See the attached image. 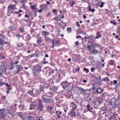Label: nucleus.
I'll list each match as a JSON object with an SVG mask.
<instances>
[{
    "label": "nucleus",
    "instance_id": "nucleus-28",
    "mask_svg": "<svg viewBox=\"0 0 120 120\" xmlns=\"http://www.w3.org/2000/svg\"><path fill=\"white\" fill-rule=\"evenodd\" d=\"M36 106V105L35 104H32V103H30V106L31 107H35Z\"/></svg>",
    "mask_w": 120,
    "mask_h": 120
},
{
    "label": "nucleus",
    "instance_id": "nucleus-40",
    "mask_svg": "<svg viewBox=\"0 0 120 120\" xmlns=\"http://www.w3.org/2000/svg\"><path fill=\"white\" fill-rule=\"evenodd\" d=\"M51 15V14L49 12H48L46 14V16L47 17H49Z\"/></svg>",
    "mask_w": 120,
    "mask_h": 120
},
{
    "label": "nucleus",
    "instance_id": "nucleus-4",
    "mask_svg": "<svg viewBox=\"0 0 120 120\" xmlns=\"http://www.w3.org/2000/svg\"><path fill=\"white\" fill-rule=\"evenodd\" d=\"M42 101L41 100L39 99L38 105L37 106V109L39 111H42L43 110L44 105L42 103Z\"/></svg>",
    "mask_w": 120,
    "mask_h": 120
},
{
    "label": "nucleus",
    "instance_id": "nucleus-59",
    "mask_svg": "<svg viewBox=\"0 0 120 120\" xmlns=\"http://www.w3.org/2000/svg\"><path fill=\"white\" fill-rule=\"evenodd\" d=\"M75 70L77 72L78 71H79L80 70V68H79L78 69H77V68H76L75 69Z\"/></svg>",
    "mask_w": 120,
    "mask_h": 120
},
{
    "label": "nucleus",
    "instance_id": "nucleus-24",
    "mask_svg": "<svg viewBox=\"0 0 120 120\" xmlns=\"http://www.w3.org/2000/svg\"><path fill=\"white\" fill-rule=\"evenodd\" d=\"M102 89H101V88L100 87H99L98 88H97L96 90V92L97 93H98L99 92V90H101ZM98 95V94H97V95Z\"/></svg>",
    "mask_w": 120,
    "mask_h": 120
},
{
    "label": "nucleus",
    "instance_id": "nucleus-45",
    "mask_svg": "<svg viewBox=\"0 0 120 120\" xmlns=\"http://www.w3.org/2000/svg\"><path fill=\"white\" fill-rule=\"evenodd\" d=\"M94 36L93 35H91L90 36H89L87 37V38H89V39H90L91 38H93Z\"/></svg>",
    "mask_w": 120,
    "mask_h": 120
},
{
    "label": "nucleus",
    "instance_id": "nucleus-10",
    "mask_svg": "<svg viewBox=\"0 0 120 120\" xmlns=\"http://www.w3.org/2000/svg\"><path fill=\"white\" fill-rule=\"evenodd\" d=\"M40 7L43 10H44L46 9V8L47 7V6L46 4H42L40 6Z\"/></svg>",
    "mask_w": 120,
    "mask_h": 120
},
{
    "label": "nucleus",
    "instance_id": "nucleus-2",
    "mask_svg": "<svg viewBox=\"0 0 120 120\" xmlns=\"http://www.w3.org/2000/svg\"><path fill=\"white\" fill-rule=\"evenodd\" d=\"M8 113V110L4 109H0V119H4L7 113Z\"/></svg>",
    "mask_w": 120,
    "mask_h": 120
},
{
    "label": "nucleus",
    "instance_id": "nucleus-17",
    "mask_svg": "<svg viewBox=\"0 0 120 120\" xmlns=\"http://www.w3.org/2000/svg\"><path fill=\"white\" fill-rule=\"evenodd\" d=\"M44 86L41 85L40 86L39 90L41 92L44 91Z\"/></svg>",
    "mask_w": 120,
    "mask_h": 120
},
{
    "label": "nucleus",
    "instance_id": "nucleus-61",
    "mask_svg": "<svg viewBox=\"0 0 120 120\" xmlns=\"http://www.w3.org/2000/svg\"><path fill=\"white\" fill-rule=\"evenodd\" d=\"M0 36H1V37L2 38H4L5 36L4 35H2L1 34H0Z\"/></svg>",
    "mask_w": 120,
    "mask_h": 120
},
{
    "label": "nucleus",
    "instance_id": "nucleus-12",
    "mask_svg": "<svg viewBox=\"0 0 120 120\" xmlns=\"http://www.w3.org/2000/svg\"><path fill=\"white\" fill-rule=\"evenodd\" d=\"M16 68L17 69L22 71L23 70V67L20 65H18L16 66Z\"/></svg>",
    "mask_w": 120,
    "mask_h": 120
},
{
    "label": "nucleus",
    "instance_id": "nucleus-26",
    "mask_svg": "<svg viewBox=\"0 0 120 120\" xmlns=\"http://www.w3.org/2000/svg\"><path fill=\"white\" fill-rule=\"evenodd\" d=\"M27 93L31 95H33L34 94L33 93V90H29L28 92Z\"/></svg>",
    "mask_w": 120,
    "mask_h": 120
},
{
    "label": "nucleus",
    "instance_id": "nucleus-11",
    "mask_svg": "<svg viewBox=\"0 0 120 120\" xmlns=\"http://www.w3.org/2000/svg\"><path fill=\"white\" fill-rule=\"evenodd\" d=\"M77 88L79 89V90L81 91V92H82V94H83V93H86V91H87L88 90H85L84 89L79 87H77Z\"/></svg>",
    "mask_w": 120,
    "mask_h": 120
},
{
    "label": "nucleus",
    "instance_id": "nucleus-14",
    "mask_svg": "<svg viewBox=\"0 0 120 120\" xmlns=\"http://www.w3.org/2000/svg\"><path fill=\"white\" fill-rule=\"evenodd\" d=\"M115 61L113 60H111L109 61V65H114Z\"/></svg>",
    "mask_w": 120,
    "mask_h": 120
},
{
    "label": "nucleus",
    "instance_id": "nucleus-30",
    "mask_svg": "<svg viewBox=\"0 0 120 120\" xmlns=\"http://www.w3.org/2000/svg\"><path fill=\"white\" fill-rule=\"evenodd\" d=\"M53 109V108L51 106H47V109L48 110H52Z\"/></svg>",
    "mask_w": 120,
    "mask_h": 120
},
{
    "label": "nucleus",
    "instance_id": "nucleus-23",
    "mask_svg": "<svg viewBox=\"0 0 120 120\" xmlns=\"http://www.w3.org/2000/svg\"><path fill=\"white\" fill-rule=\"evenodd\" d=\"M115 102H114V103L113 105H112V107L113 108H116L117 106V105L115 103Z\"/></svg>",
    "mask_w": 120,
    "mask_h": 120
},
{
    "label": "nucleus",
    "instance_id": "nucleus-44",
    "mask_svg": "<svg viewBox=\"0 0 120 120\" xmlns=\"http://www.w3.org/2000/svg\"><path fill=\"white\" fill-rule=\"evenodd\" d=\"M99 47L101 50H102L103 49V47L101 45H100V46Z\"/></svg>",
    "mask_w": 120,
    "mask_h": 120
},
{
    "label": "nucleus",
    "instance_id": "nucleus-6",
    "mask_svg": "<svg viewBox=\"0 0 120 120\" xmlns=\"http://www.w3.org/2000/svg\"><path fill=\"white\" fill-rule=\"evenodd\" d=\"M61 85L62 86L63 88L65 89L68 86L70 85V84L67 81H64L62 82Z\"/></svg>",
    "mask_w": 120,
    "mask_h": 120
},
{
    "label": "nucleus",
    "instance_id": "nucleus-1",
    "mask_svg": "<svg viewBox=\"0 0 120 120\" xmlns=\"http://www.w3.org/2000/svg\"><path fill=\"white\" fill-rule=\"evenodd\" d=\"M42 66L39 65H36L33 66V73L35 76H37L41 71Z\"/></svg>",
    "mask_w": 120,
    "mask_h": 120
},
{
    "label": "nucleus",
    "instance_id": "nucleus-53",
    "mask_svg": "<svg viewBox=\"0 0 120 120\" xmlns=\"http://www.w3.org/2000/svg\"><path fill=\"white\" fill-rule=\"evenodd\" d=\"M6 97L5 96H3L2 97V98L3 100H4L6 98Z\"/></svg>",
    "mask_w": 120,
    "mask_h": 120
},
{
    "label": "nucleus",
    "instance_id": "nucleus-56",
    "mask_svg": "<svg viewBox=\"0 0 120 120\" xmlns=\"http://www.w3.org/2000/svg\"><path fill=\"white\" fill-rule=\"evenodd\" d=\"M78 44H79V41H76L75 42V45H78Z\"/></svg>",
    "mask_w": 120,
    "mask_h": 120
},
{
    "label": "nucleus",
    "instance_id": "nucleus-9",
    "mask_svg": "<svg viewBox=\"0 0 120 120\" xmlns=\"http://www.w3.org/2000/svg\"><path fill=\"white\" fill-rule=\"evenodd\" d=\"M57 115V116L58 118H60L61 117L60 115L62 113V112L60 110L56 111V112Z\"/></svg>",
    "mask_w": 120,
    "mask_h": 120
},
{
    "label": "nucleus",
    "instance_id": "nucleus-37",
    "mask_svg": "<svg viewBox=\"0 0 120 120\" xmlns=\"http://www.w3.org/2000/svg\"><path fill=\"white\" fill-rule=\"evenodd\" d=\"M88 110V111H90L91 112H93V109L92 108H90Z\"/></svg>",
    "mask_w": 120,
    "mask_h": 120
},
{
    "label": "nucleus",
    "instance_id": "nucleus-19",
    "mask_svg": "<svg viewBox=\"0 0 120 120\" xmlns=\"http://www.w3.org/2000/svg\"><path fill=\"white\" fill-rule=\"evenodd\" d=\"M93 45L94 48L99 47L100 46V44L98 43H93Z\"/></svg>",
    "mask_w": 120,
    "mask_h": 120
},
{
    "label": "nucleus",
    "instance_id": "nucleus-47",
    "mask_svg": "<svg viewBox=\"0 0 120 120\" xmlns=\"http://www.w3.org/2000/svg\"><path fill=\"white\" fill-rule=\"evenodd\" d=\"M52 48H54V41H52Z\"/></svg>",
    "mask_w": 120,
    "mask_h": 120
},
{
    "label": "nucleus",
    "instance_id": "nucleus-60",
    "mask_svg": "<svg viewBox=\"0 0 120 120\" xmlns=\"http://www.w3.org/2000/svg\"><path fill=\"white\" fill-rule=\"evenodd\" d=\"M19 115L21 118H22L23 117V116L22 115H21L19 113Z\"/></svg>",
    "mask_w": 120,
    "mask_h": 120
},
{
    "label": "nucleus",
    "instance_id": "nucleus-27",
    "mask_svg": "<svg viewBox=\"0 0 120 120\" xmlns=\"http://www.w3.org/2000/svg\"><path fill=\"white\" fill-rule=\"evenodd\" d=\"M102 80L105 81L107 82V81H109L110 80L109 79L108 77H106L102 79Z\"/></svg>",
    "mask_w": 120,
    "mask_h": 120
},
{
    "label": "nucleus",
    "instance_id": "nucleus-48",
    "mask_svg": "<svg viewBox=\"0 0 120 120\" xmlns=\"http://www.w3.org/2000/svg\"><path fill=\"white\" fill-rule=\"evenodd\" d=\"M95 69V68H91V70L92 72H93L94 70Z\"/></svg>",
    "mask_w": 120,
    "mask_h": 120
},
{
    "label": "nucleus",
    "instance_id": "nucleus-13",
    "mask_svg": "<svg viewBox=\"0 0 120 120\" xmlns=\"http://www.w3.org/2000/svg\"><path fill=\"white\" fill-rule=\"evenodd\" d=\"M53 41L54 42H55V44L56 45L59 44L61 43L60 40L58 38H57L56 40H54Z\"/></svg>",
    "mask_w": 120,
    "mask_h": 120
},
{
    "label": "nucleus",
    "instance_id": "nucleus-58",
    "mask_svg": "<svg viewBox=\"0 0 120 120\" xmlns=\"http://www.w3.org/2000/svg\"><path fill=\"white\" fill-rule=\"evenodd\" d=\"M92 89L93 90H95L96 89L95 87V86H94L92 87Z\"/></svg>",
    "mask_w": 120,
    "mask_h": 120
},
{
    "label": "nucleus",
    "instance_id": "nucleus-35",
    "mask_svg": "<svg viewBox=\"0 0 120 120\" xmlns=\"http://www.w3.org/2000/svg\"><path fill=\"white\" fill-rule=\"evenodd\" d=\"M4 44L2 40L0 38V45H3Z\"/></svg>",
    "mask_w": 120,
    "mask_h": 120
},
{
    "label": "nucleus",
    "instance_id": "nucleus-34",
    "mask_svg": "<svg viewBox=\"0 0 120 120\" xmlns=\"http://www.w3.org/2000/svg\"><path fill=\"white\" fill-rule=\"evenodd\" d=\"M50 71L49 74H50V75H51V74L53 73L54 72V71L52 69H50Z\"/></svg>",
    "mask_w": 120,
    "mask_h": 120
},
{
    "label": "nucleus",
    "instance_id": "nucleus-3",
    "mask_svg": "<svg viewBox=\"0 0 120 120\" xmlns=\"http://www.w3.org/2000/svg\"><path fill=\"white\" fill-rule=\"evenodd\" d=\"M93 47V46L91 45L88 46L87 47V49L89 51L90 53H93L94 54L101 53L100 52L99 50L96 49L95 48L94 49H92Z\"/></svg>",
    "mask_w": 120,
    "mask_h": 120
},
{
    "label": "nucleus",
    "instance_id": "nucleus-39",
    "mask_svg": "<svg viewBox=\"0 0 120 120\" xmlns=\"http://www.w3.org/2000/svg\"><path fill=\"white\" fill-rule=\"evenodd\" d=\"M117 100L119 101H120V95L119 94H118V95L117 98Z\"/></svg>",
    "mask_w": 120,
    "mask_h": 120
},
{
    "label": "nucleus",
    "instance_id": "nucleus-21",
    "mask_svg": "<svg viewBox=\"0 0 120 120\" xmlns=\"http://www.w3.org/2000/svg\"><path fill=\"white\" fill-rule=\"evenodd\" d=\"M27 119L29 120H33L34 119V118L32 117L31 116H27Z\"/></svg>",
    "mask_w": 120,
    "mask_h": 120
},
{
    "label": "nucleus",
    "instance_id": "nucleus-7",
    "mask_svg": "<svg viewBox=\"0 0 120 120\" xmlns=\"http://www.w3.org/2000/svg\"><path fill=\"white\" fill-rule=\"evenodd\" d=\"M16 3L15 5H13V4H10L8 7V9L9 10H13L15 7V5L16 4Z\"/></svg>",
    "mask_w": 120,
    "mask_h": 120
},
{
    "label": "nucleus",
    "instance_id": "nucleus-5",
    "mask_svg": "<svg viewBox=\"0 0 120 120\" xmlns=\"http://www.w3.org/2000/svg\"><path fill=\"white\" fill-rule=\"evenodd\" d=\"M42 99L43 100L44 102L46 104H49L54 102V101L52 99L50 98H46L44 97L42 98Z\"/></svg>",
    "mask_w": 120,
    "mask_h": 120
},
{
    "label": "nucleus",
    "instance_id": "nucleus-57",
    "mask_svg": "<svg viewBox=\"0 0 120 120\" xmlns=\"http://www.w3.org/2000/svg\"><path fill=\"white\" fill-rule=\"evenodd\" d=\"M14 68L13 67V65H12L11 66V67L10 68V69L11 70L13 69Z\"/></svg>",
    "mask_w": 120,
    "mask_h": 120
},
{
    "label": "nucleus",
    "instance_id": "nucleus-25",
    "mask_svg": "<svg viewBox=\"0 0 120 120\" xmlns=\"http://www.w3.org/2000/svg\"><path fill=\"white\" fill-rule=\"evenodd\" d=\"M72 109L73 110H75L77 108V106L76 104L73 105L72 106Z\"/></svg>",
    "mask_w": 120,
    "mask_h": 120
},
{
    "label": "nucleus",
    "instance_id": "nucleus-18",
    "mask_svg": "<svg viewBox=\"0 0 120 120\" xmlns=\"http://www.w3.org/2000/svg\"><path fill=\"white\" fill-rule=\"evenodd\" d=\"M58 88V87L56 86H53V90L55 92H56Z\"/></svg>",
    "mask_w": 120,
    "mask_h": 120
},
{
    "label": "nucleus",
    "instance_id": "nucleus-62",
    "mask_svg": "<svg viewBox=\"0 0 120 120\" xmlns=\"http://www.w3.org/2000/svg\"><path fill=\"white\" fill-rule=\"evenodd\" d=\"M42 9H40L38 11L40 13H41L42 12Z\"/></svg>",
    "mask_w": 120,
    "mask_h": 120
},
{
    "label": "nucleus",
    "instance_id": "nucleus-31",
    "mask_svg": "<svg viewBox=\"0 0 120 120\" xmlns=\"http://www.w3.org/2000/svg\"><path fill=\"white\" fill-rule=\"evenodd\" d=\"M19 31L20 33L23 32H24V30L22 28H20L19 29Z\"/></svg>",
    "mask_w": 120,
    "mask_h": 120
},
{
    "label": "nucleus",
    "instance_id": "nucleus-63",
    "mask_svg": "<svg viewBox=\"0 0 120 120\" xmlns=\"http://www.w3.org/2000/svg\"><path fill=\"white\" fill-rule=\"evenodd\" d=\"M90 108V105H88L87 106V109H89Z\"/></svg>",
    "mask_w": 120,
    "mask_h": 120
},
{
    "label": "nucleus",
    "instance_id": "nucleus-51",
    "mask_svg": "<svg viewBox=\"0 0 120 120\" xmlns=\"http://www.w3.org/2000/svg\"><path fill=\"white\" fill-rule=\"evenodd\" d=\"M4 84V83L3 82H0V86L3 85Z\"/></svg>",
    "mask_w": 120,
    "mask_h": 120
},
{
    "label": "nucleus",
    "instance_id": "nucleus-36",
    "mask_svg": "<svg viewBox=\"0 0 120 120\" xmlns=\"http://www.w3.org/2000/svg\"><path fill=\"white\" fill-rule=\"evenodd\" d=\"M58 19V17L57 16H56L55 17L52 19V20H55L56 21Z\"/></svg>",
    "mask_w": 120,
    "mask_h": 120
},
{
    "label": "nucleus",
    "instance_id": "nucleus-46",
    "mask_svg": "<svg viewBox=\"0 0 120 120\" xmlns=\"http://www.w3.org/2000/svg\"><path fill=\"white\" fill-rule=\"evenodd\" d=\"M62 26L64 27H66V24L65 23H63L62 24Z\"/></svg>",
    "mask_w": 120,
    "mask_h": 120
},
{
    "label": "nucleus",
    "instance_id": "nucleus-33",
    "mask_svg": "<svg viewBox=\"0 0 120 120\" xmlns=\"http://www.w3.org/2000/svg\"><path fill=\"white\" fill-rule=\"evenodd\" d=\"M32 9L34 10L35 9V5H32L31 6Z\"/></svg>",
    "mask_w": 120,
    "mask_h": 120
},
{
    "label": "nucleus",
    "instance_id": "nucleus-29",
    "mask_svg": "<svg viewBox=\"0 0 120 120\" xmlns=\"http://www.w3.org/2000/svg\"><path fill=\"white\" fill-rule=\"evenodd\" d=\"M71 114L72 115V116H76V115L75 114V112L74 111H72L71 112Z\"/></svg>",
    "mask_w": 120,
    "mask_h": 120
},
{
    "label": "nucleus",
    "instance_id": "nucleus-64",
    "mask_svg": "<svg viewBox=\"0 0 120 120\" xmlns=\"http://www.w3.org/2000/svg\"><path fill=\"white\" fill-rule=\"evenodd\" d=\"M34 30L32 29H31V30L30 31V32L31 33H33L34 32Z\"/></svg>",
    "mask_w": 120,
    "mask_h": 120
},
{
    "label": "nucleus",
    "instance_id": "nucleus-41",
    "mask_svg": "<svg viewBox=\"0 0 120 120\" xmlns=\"http://www.w3.org/2000/svg\"><path fill=\"white\" fill-rule=\"evenodd\" d=\"M36 120H42V118H40L39 117H37L35 119Z\"/></svg>",
    "mask_w": 120,
    "mask_h": 120
},
{
    "label": "nucleus",
    "instance_id": "nucleus-50",
    "mask_svg": "<svg viewBox=\"0 0 120 120\" xmlns=\"http://www.w3.org/2000/svg\"><path fill=\"white\" fill-rule=\"evenodd\" d=\"M88 90L87 91H86V93H83V94H89V89H87V90Z\"/></svg>",
    "mask_w": 120,
    "mask_h": 120
},
{
    "label": "nucleus",
    "instance_id": "nucleus-42",
    "mask_svg": "<svg viewBox=\"0 0 120 120\" xmlns=\"http://www.w3.org/2000/svg\"><path fill=\"white\" fill-rule=\"evenodd\" d=\"M6 86L8 87H9L11 86V85H8V83H4V84Z\"/></svg>",
    "mask_w": 120,
    "mask_h": 120
},
{
    "label": "nucleus",
    "instance_id": "nucleus-55",
    "mask_svg": "<svg viewBox=\"0 0 120 120\" xmlns=\"http://www.w3.org/2000/svg\"><path fill=\"white\" fill-rule=\"evenodd\" d=\"M113 82L114 83V84H116L117 83V81L116 80H114L113 81Z\"/></svg>",
    "mask_w": 120,
    "mask_h": 120
},
{
    "label": "nucleus",
    "instance_id": "nucleus-52",
    "mask_svg": "<svg viewBox=\"0 0 120 120\" xmlns=\"http://www.w3.org/2000/svg\"><path fill=\"white\" fill-rule=\"evenodd\" d=\"M17 71L16 72V73L17 74L19 73L20 71H21V70H19L18 69H17Z\"/></svg>",
    "mask_w": 120,
    "mask_h": 120
},
{
    "label": "nucleus",
    "instance_id": "nucleus-16",
    "mask_svg": "<svg viewBox=\"0 0 120 120\" xmlns=\"http://www.w3.org/2000/svg\"><path fill=\"white\" fill-rule=\"evenodd\" d=\"M42 34L43 36H46L48 35L49 33L47 32L43 31L42 32Z\"/></svg>",
    "mask_w": 120,
    "mask_h": 120
},
{
    "label": "nucleus",
    "instance_id": "nucleus-8",
    "mask_svg": "<svg viewBox=\"0 0 120 120\" xmlns=\"http://www.w3.org/2000/svg\"><path fill=\"white\" fill-rule=\"evenodd\" d=\"M6 67L4 65L0 66V71L2 72H3L4 71L6 72Z\"/></svg>",
    "mask_w": 120,
    "mask_h": 120
},
{
    "label": "nucleus",
    "instance_id": "nucleus-32",
    "mask_svg": "<svg viewBox=\"0 0 120 120\" xmlns=\"http://www.w3.org/2000/svg\"><path fill=\"white\" fill-rule=\"evenodd\" d=\"M83 70L85 71L86 73H88L89 72V71L88 69L86 68H84Z\"/></svg>",
    "mask_w": 120,
    "mask_h": 120
},
{
    "label": "nucleus",
    "instance_id": "nucleus-43",
    "mask_svg": "<svg viewBox=\"0 0 120 120\" xmlns=\"http://www.w3.org/2000/svg\"><path fill=\"white\" fill-rule=\"evenodd\" d=\"M15 36H17V37H18L19 38H20L21 37L20 34H17L15 35Z\"/></svg>",
    "mask_w": 120,
    "mask_h": 120
},
{
    "label": "nucleus",
    "instance_id": "nucleus-15",
    "mask_svg": "<svg viewBox=\"0 0 120 120\" xmlns=\"http://www.w3.org/2000/svg\"><path fill=\"white\" fill-rule=\"evenodd\" d=\"M100 32L98 31L97 32V36L96 37V38L98 39L99 38L101 37L102 35L101 34H100Z\"/></svg>",
    "mask_w": 120,
    "mask_h": 120
},
{
    "label": "nucleus",
    "instance_id": "nucleus-22",
    "mask_svg": "<svg viewBox=\"0 0 120 120\" xmlns=\"http://www.w3.org/2000/svg\"><path fill=\"white\" fill-rule=\"evenodd\" d=\"M38 38V39L37 41V43L40 44L42 42V39L40 38Z\"/></svg>",
    "mask_w": 120,
    "mask_h": 120
},
{
    "label": "nucleus",
    "instance_id": "nucleus-54",
    "mask_svg": "<svg viewBox=\"0 0 120 120\" xmlns=\"http://www.w3.org/2000/svg\"><path fill=\"white\" fill-rule=\"evenodd\" d=\"M71 28H70L68 27L67 28V30H68L69 31H71Z\"/></svg>",
    "mask_w": 120,
    "mask_h": 120
},
{
    "label": "nucleus",
    "instance_id": "nucleus-49",
    "mask_svg": "<svg viewBox=\"0 0 120 120\" xmlns=\"http://www.w3.org/2000/svg\"><path fill=\"white\" fill-rule=\"evenodd\" d=\"M5 1L4 0H0V3H3Z\"/></svg>",
    "mask_w": 120,
    "mask_h": 120
},
{
    "label": "nucleus",
    "instance_id": "nucleus-38",
    "mask_svg": "<svg viewBox=\"0 0 120 120\" xmlns=\"http://www.w3.org/2000/svg\"><path fill=\"white\" fill-rule=\"evenodd\" d=\"M110 102V105H111L112 106V105H113L114 103V102H115L113 101H109Z\"/></svg>",
    "mask_w": 120,
    "mask_h": 120
},
{
    "label": "nucleus",
    "instance_id": "nucleus-20",
    "mask_svg": "<svg viewBox=\"0 0 120 120\" xmlns=\"http://www.w3.org/2000/svg\"><path fill=\"white\" fill-rule=\"evenodd\" d=\"M57 33L55 31L52 34V35L53 36V37H55L57 36Z\"/></svg>",
    "mask_w": 120,
    "mask_h": 120
}]
</instances>
